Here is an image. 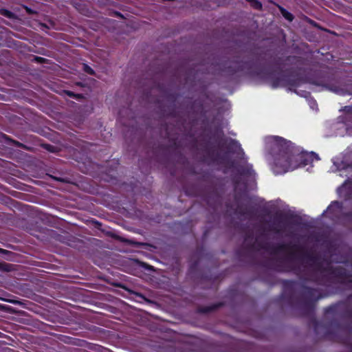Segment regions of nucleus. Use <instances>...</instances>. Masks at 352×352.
I'll use <instances>...</instances> for the list:
<instances>
[{"label":"nucleus","instance_id":"obj_1","mask_svg":"<svg viewBox=\"0 0 352 352\" xmlns=\"http://www.w3.org/2000/svg\"><path fill=\"white\" fill-rule=\"evenodd\" d=\"M262 248L272 254L287 253L286 256L280 259L276 265L278 272H293L299 275L301 271L300 267L296 265V261L306 262L314 267L316 273L312 274L311 280L320 285L329 287L336 284V278H343L346 275L344 267L333 266L329 260L308 251L298 243H279L274 246H263Z\"/></svg>","mask_w":352,"mask_h":352},{"label":"nucleus","instance_id":"obj_2","mask_svg":"<svg viewBox=\"0 0 352 352\" xmlns=\"http://www.w3.org/2000/svg\"><path fill=\"white\" fill-rule=\"evenodd\" d=\"M265 144L266 151L272 157L273 169L276 173H285L320 159L314 152H300L291 141L280 136L266 137Z\"/></svg>","mask_w":352,"mask_h":352},{"label":"nucleus","instance_id":"obj_3","mask_svg":"<svg viewBox=\"0 0 352 352\" xmlns=\"http://www.w3.org/2000/svg\"><path fill=\"white\" fill-rule=\"evenodd\" d=\"M294 285V282L292 280L283 282L284 290L280 296V300L286 301L291 306L297 302L304 315L314 312L316 302L324 296L318 289L302 285L299 296L296 298L293 292Z\"/></svg>","mask_w":352,"mask_h":352},{"label":"nucleus","instance_id":"obj_4","mask_svg":"<svg viewBox=\"0 0 352 352\" xmlns=\"http://www.w3.org/2000/svg\"><path fill=\"white\" fill-rule=\"evenodd\" d=\"M286 65L292 68L285 69L279 76L272 78V86L273 88L278 87H288L290 90L296 88L305 82L303 76L297 73L304 69L302 66L305 65V58L298 56H288L285 60Z\"/></svg>","mask_w":352,"mask_h":352},{"label":"nucleus","instance_id":"obj_5","mask_svg":"<svg viewBox=\"0 0 352 352\" xmlns=\"http://www.w3.org/2000/svg\"><path fill=\"white\" fill-rule=\"evenodd\" d=\"M346 275L343 278H336V283H339L352 289V274L345 268ZM324 317L336 318L340 315L344 318L352 319V293L347 296L344 301H340L324 308ZM335 319V318H333ZM349 331L352 335V324L349 327Z\"/></svg>","mask_w":352,"mask_h":352},{"label":"nucleus","instance_id":"obj_6","mask_svg":"<svg viewBox=\"0 0 352 352\" xmlns=\"http://www.w3.org/2000/svg\"><path fill=\"white\" fill-rule=\"evenodd\" d=\"M221 72L232 76L238 72L248 71L249 73L260 74L261 72L256 67V63L252 60H241L237 58L232 60H226L217 64Z\"/></svg>","mask_w":352,"mask_h":352},{"label":"nucleus","instance_id":"obj_7","mask_svg":"<svg viewBox=\"0 0 352 352\" xmlns=\"http://www.w3.org/2000/svg\"><path fill=\"white\" fill-rule=\"evenodd\" d=\"M309 325H311L313 327L314 330V331H315V333L316 334H319V329H320V327H324L325 331H324V333L323 335V337L324 338H328V339H331V340H336V341H338L339 342H342V343H343V344H344L346 345H349V344L347 338H342L337 337V336L335 333H332L329 330L328 328L324 327L321 322L318 321L315 318H313L310 319Z\"/></svg>","mask_w":352,"mask_h":352},{"label":"nucleus","instance_id":"obj_8","mask_svg":"<svg viewBox=\"0 0 352 352\" xmlns=\"http://www.w3.org/2000/svg\"><path fill=\"white\" fill-rule=\"evenodd\" d=\"M204 151L206 153V158L210 162L225 164L226 155H221L219 153H215L212 149L209 144L204 146Z\"/></svg>","mask_w":352,"mask_h":352},{"label":"nucleus","instance_id":"obj_9","mask_svg":"<svg viewBox=\"0 0 352 352\" xmlns=\"http://www.w3.org/2000/svg\"><path fill=\"white\" fill-rule=\"evenodd\" d=\"M342 208V202L339 201H333L327 207V210L323 212V214L325 212H328L331 219H338Z\"/></svg>","mask_w":352,"mask_h":352},{"label":"nucleus","instance_id":"obj_10","mask_svg":"<svg viewBox=\"0 0 352 352\" xmlns=\"http://www.w3.org/2000/svg\"><path fill=\"white\" fill-rule=\"evenodd\" d=\"M227 143V149L231 153L244 155L245 153L240 143L234 139L229 138L225 140Z\"/></svg>","mask_w":352,"mask_h":352},{"label":"nucleus","instance_id":"obj_11","mask_svg":"<svg viewBox=\"0 0 352 352\" xmlns=\"http://www.w3.org/2000/svg\"><path fill=\"white\" fill-rule=\"evenodd\" d=\"M236 169L241 176L252 178L255 177L256 173L253 170V166L250 164L239 165L236 167Z\"/></svg>","mask_w":352,"mask_h":352},{"label":"nucleus","instance_id":"obj_12","mask_svg":"<svg viewBox=\"0 0 352 352\" xmlns=\"http://www.w3.org/2000/svg\"><path fill=\"white\" fill-rule=\"evenodd\" d=\"M254 248V243L247 244L245 246L241 247L236 250V256L240 261H243L245 257L249 256V251L253 250Z\"/></svg>","mask_w":352,"mask_h":352},{"label":"nucleus","instance_id":"obj_13","mask_svg":"<svg viewBox=\"0 0 352 352\" xmlns=\"http://www.w3.org/2000/svg\"><path fill=\"white\" fill-rule=\"evenodd\" d=\"M278 217L280 219H284L287 223L293 226H300L302 223V219L300 216L296 214H284L280 213Z\"/></svg>","mask_w":352,"mask_h":352},{"label":"nucleus","instance_id":"obj_14","mask_svg":"<svg viewBox=\"0 0 352 352\" xmlns=\"http://www.w3.org/2000/svg\"><path fill=\"white\" fill-rule=\"evenodd\" d=\"M224 305H225L224 302H219L212 304L208 306L200 307L198 308V311L201 314H208V313L216 311L218 309L223 307Z\"/></svg>","mask_w":352,"mask_h":352},{"label":"nucleus","instance_id":"obj_15","mask_svg":"<svg viewBox=\"0 0 352 352\" xmlns=\"http://www.w3.org/2000/svg\"><path fill=\"white\" fill-rule=\"evenodd\" d=\"M235 212L241 216H245V215L250 216L252 214V212L251 211L250 209L244 208L241 205L237 206Z\"/></svg>","mask_w":352,"mask_h":352},{"label":"nucleus","instance_id":"obj_16","mask_svg":"<svg viewBox=\"0 0 352 352\" xmlns=\"http://www.w3.org/2000/svg\"><path fill=\"white\" fill-rule=\"evenodd\" d=\"M280 12L283 16L288 21H292L294 19V15L287 11L286 9H285L283 7H279Z\"/></svg>","mask_w":352,"mask_h":352},{"label":"nucleus","instance_id":"obj_17","mask_svg":"<svg viewBox=\"0 0 352 352\" xmlns=\"http://www.w3.org/2000/svg\"><path fill=\"white\" fill-rule=\"evenodd\" d=\"M3 138L6 140L8 143H10L12 145L20 147V148H25V145L16 140H12L7 135L3 134Z\"/></svg>","mask_w":352,"mask_h":352},{"label":"nucleus","instance_id":"obj_18","mask_svg":"<svg viewBox=\"0 0 352 352\" xmlns=\"http://www.w3.org/2000/svg\"><path fill=\"white\" fill-rule=\"evenodd\" d=\"M248 2L250 6L256 10H261L263 9V5L258 0H245Z\"/></svg>","mask_w":352,"mask_h":352},{"label":"nucleus","instance_id":"obj_19","mask_svg":"<svg viewBox=\"0 0 352 352\" xmlns=\"http://www.w3.org/2000/svg\"><path fill=\"white\" fill-rule=\"evenodd\" d=\"M0 14L8 19H12L14 16L13 12L7 9H1L0 10Z\"/></svg>","mask_w":352,"mask_h":352},{"label":"nucleus","instance_id":"obj_20","mask_svg":"<svg viewBox=\"0 0 352 352\" xmlns=\"http://www.w3.org/2000/svg\"><path fill=\"white\" fill-rule=\"evenodd\" d=\"M83 71L89 75H94V70L88 65L83 64Z\"/></svg>","mask_w":352,"mask_h":352},{"label":"nucleus","instance_id":"obj_21","mask_svg":"<svg viewBox=\"0 0 352 352\" xmlns=\"http://www.w3.org/2000/svg\"><path fill=\"white\" fill-rule=\"evenodd\" d=\"M269 231H272L276 234H280L282 233L285 230L284 229H282V228H278L277 227H275V226H270L269 228L267 229Z\"/></svg>","mask_w":352,"mask_h":352},{"label":"nucleus","instance_id":"obj_22","mask_svg":"<svg viewBox=\"0 0 352 352\" xmlns=\"http://www.w3.org/2000/svg\"><path fill=\"white\" fill-rule=\"evenodd\" d=\"M43 147L46 149L47 151L54 153L56 151V147L53 145L49 144H43Z\"/></svg>","mask_w":352,"mask_h":352},{"label":"nucleus","instance_id":"obj_23","mask_svg":"<svg viewBox=\"0 0 352 352\" xmlns=\"http://www.w3.org/2000/svg\"><path fill=\"white\" fill-rule=\"evenodd\" d=\"M10 264L6 263H0V270L8 272L10 271Z\"/></svg>","mask_w":352,"mask_h":352},{"label":"nucleus","instance_id":"obj_24","mask_svg":"<svg viewBox=\"0 0 352 352\" xmlns=\"http://www.w3.org/2000/svg\"><path fill=\"white\" fill-rule=\"evenodd\" d=\"M342 217L352 221V210L342 214Z\"/></svg>","mask_w":352,"mask_h":352},{"label":"nucleus","instance_id":"obj_25","mask_svg":"<svg viewBox=\"0 0 352 352\" xmlns=\"http://www.w3.org/2000/svg\"><path fill=\"white\" fill-rule=\"evenodd\" d=\"M34 60L38 63H45L47 61V59L41 56H35Z\"/></svg>","mask_w":352,"mask_h":352},{"label":"nucleus","instance_id":"obj_26","mask_svg":"<svg viewBox=\"0 0 352 352\" xmlns=\"http://www.w3.org/2000/svg\"><path fill=\"white\" fill-rule=\"evenodd\" d=\"M343 111L348 115H352V106H345Z\"/></svg>","mask_w":352,"mask_h":352},{"label":"nucleus","instance_id":"obj_27","mask_svg":"<svg viewBox=\"0 0 352 352\" xmlns=\"http://www.w3.org/2000/svg\"><path fill=\"white\" fill-rule=\"evenodd\" d=\"M63 93H64L66 96H69V97H70V98H74L75 94H76V93H74V91H70V90H64V91H63Z\"/></svg>","mask_w":352,"mask_h":352},{"label":"nucleus","instance_id":"obj_28","mask_svg":"<svg viewBox=\"0 0 352 352\" xmlns=\"http://www.w3.org/2000/svg\"><path fill=\"white\" fill-rule=\"evenodd\" d=\"M85 97L82 94H75L74 99L80 101L81 100L85 99Z\"/></svg>","mask_w":352,"mask_h":352},{"label":"nucleus","instance_id":"obj_29","mask_svg":"<svg viewBox=\"0 0 352 352\" xmlns=\"http://www.w3.org/2000/svg\"><path fill=\"white\" fill-rule=\"evenodd\" d=\"M25 10L26 12L29 14H34L37 13L36 11H34V10H32V8H30L28 6L25 7Z\"/></svg>","mask_w":352,"mask_h":352},{"label":"nucleus","instance_id":"obj_30","mask_svg":"<svg viewBox=\"0 0 352 352\" xmlns=\"http://www.w3.org/2000/svg\"><path fill=\"white\" fill-rule=\"evenodd\" d=\"M168 98L169 100H172L173 102H175L176 100V96L175 94H169L168 96Z\"/></svg>","mask_w":352,"mask_h":352},{"label":"nucleus","instance_id":"obj_31","mask_svg":"<svg viewBox=\"0 0 352 352\" xmlns=\"http://www.w3.org/2000/svg\"><path fill=\"white\" fill-rule=\"evenodd\" d=\"M214 196H215V204H214V205H213V206H212L213 208H214V207H215L216 203H217V202H218V203H219V202H220V197H219V196L218 195V194H217V193H214Z\"/></svg>","mask_w":352,"mask_h":352},{"label":"nucleus","instance_id":"obj_32","mask_svg":"<svg viewBox=\"0 0 352 352\" xmlns=\"http://www.w3.org/2000/svg\"><path fill=\"white\" fill-rule=\"evenodd\" d=\"M233 183L236 186L240 183V177H234L233 178Z\"/></svg>","mask_w":352,"mask_h":352},{"label":"nucleus","instance_id":"obj_33","mask_svg":"<svg viewBox=\"0 0 352 352\" xmlns=\"http://www.w3.org/2000/svg\"><path fill=\"white\" fill-rule=\"evenodd\" d=\"M129 243L130 244H133V245H135L136 246H140V245H143V243H142L135 242L133 241H129Z\"/></svg>","mask_w":352,"mask_h":352},{"label":"nucleus","instance_id":"obj_34","mask_svg":"<svg viewBox=\"0 0 352 352\" xmlns=\"http://www.w3.org/2000/svg\"><path fill=\"white\" fill-rule=\"evenodd\" d=\"M160 150H162V151H166L168 148V146H165V145H160L159 147H158Z\"/></svg>","mask_w":352,"mask_h":352},{"label":"nucleus","instance_id":"obj_35","mask_svg":"<svg viewBox=\"0 0 352 352\" xmlns=\"http://www.w3.org/2000/svg\"><path fill=\"white\" fill-rule=\"evenodd\" d=\"M311 84L313 85H320L321 83L320 82H319L318 80H310L309 81Z\"/></svg>","mask_w":352,"mask_h":352},{"label":"nucleus","instance_id":"obj_36","mask_svg":"<svg viewBox=\"0 0 352 352\" xmlns=\"http://www.w3.org/2000/svg\"><path fill=\"white\" fill-rule=\"evenodd\" d=\"M331 324H333L337 329H340V327L338 322H332Z\"/></svg>","mask_w":352,"mask_h":352},{"label":"nucleus","instance_id":"obj_37","mask_svg":"<svg viewBox=\"0 0 352 352\" xmlns=\"http://www.w3.org/2000/svg\"><path fill=\"white\" fill-rule=\"evenodd\" d=\"M252 237V235L251 234H247L245 236V241H247L248 239L251 238Z\"/></svg>","mask_w":352,"mask_h":352},{"label":"nucleus","instance_id":"obj_38","mask_svg":"<svg viewBox=\"0 0 352 352\" xmlns=\"http://www.w3.org/2000/svg\"><path fill=\"white\" fill-rule=\"evenodd\" d=\"M116 14L119 16H122V14L120 12H116Z\"/></svg>","mask_w":352,"mask_h":352},{"label":"nucleus","instance_id":"obj_39","mask_svg":"<svg viewBox=\"0 0 352 352\" xmlns=\"http://www.w3.org/2000/svg\"><path fill=\"white\" fill-rule=\"evenodd\" d=\"M230 166H232V167H233V166H234V162H231Z\"/></svg>","mask_w":352,"mask_h":352},{"label":"nucleus","instance_id":"obj_40","mask_svg":"<svg viewBox=\"0 0 352 352\" xmlns=\"http://www.w3.org/2000/svg\"><path fill=\"white\" fill-rule=\"evenodd\" d=\"M5 251H6V250H3V249L0 248V252H5Z\"/></svg>","mask_w":352,"mask_h":352},{"label":"nucleus","instance_id":"obj_41","mask_svg":"<svg viewBox=\"0 0 352 352\" xmlns=\"http://www.w3.org/2000/svg\"><path fill=\"white\" fill-rule=\"evenodd\" d=\"M207 202H208V204H210V199H208V200L207 201Z\"/></svg>","mask_w":352,"mask_h":352},{"label":"nucleus","instance_id":"obj_42","mask_svg":"<svg viewBox=\"0 0 352 352\" xmlns=\"http://www.w3.org/2000/svg\"><path fill=\"white\" fill-rule=\"evenodd\" d=\"M78 85H82V83L81 82H78Z\"/></svg>","mask_w":352,"mask_h":352}]
</instances>
